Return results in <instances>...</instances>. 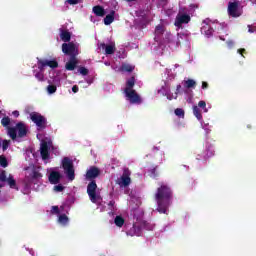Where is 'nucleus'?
<instances>
[{"label":"nucleus","instance_id":"obj_17","mask_svg":"<svg viewBox=\"0 0 256 256\" xmlns=\"http://www.w3.org/2000/svg\"><path fill=\"white\" fill-rule=\"evenodd\" d=\"M127 235H130V237H141V227L133 225L127 232Z\"/></svg>","mask_w":256,"mask_h":256},{"label":"nucleus","instance_id":"obj_13","mask_svg":"<svg viewBox=\"0 0 256 256\" xmlns=\"http://www.w3.org/2000/svg\"><path fill=\"white\" fill-rule=\"evenodd\" d=\"M79 64V60H77V56H70V59L65 65V69L67 71H75V68Z\"/></svg>","mask_w":256,"mask_h":256},{"label":"nucleus","instance_id":"obj_32","mask_svg":"<svg viewBox=\"0 0 256 256\" xmlns=\"http://www.w3.org/2000/svg\"><path fill=\"white\" fill-rule=\"evenodd\" d=\"M156 35H163L165 33V29H163V25L159 24L155 28Z\"/></svg>","mask_w":256,"mask_h":256},{"label":"nucleus","instance_id":"obj_52","mask_svg":"<svg viewBox=\"0 0 256 256\" xmlns=\"http://www.w3.org/2000/svg\"><path fill=\"white\" fill-rule=\"evenodd\" d=\"M126 1H128V3H131V2L136 1V0H126Z\"/></svg>","mask_w":256,"mask_h":256},{"label":"nucleus","instance_id":"obj_39","mask_svg":"<svg viewBox=\"0 0 256 256\" xmlns=\"http://www.w3.org/2000/svg\"><path fill=\"white\" fill-rule=\"evenodd\" d=\"M51 213H52V215H59V213H60L59 206H52Z\"/></svg>","mask_w":256,"mask_h":256},{"label":"nucleus","instance_id":"obj_24","mask_svg":"<svg viewBox=\"0 0 256 256\" xmlns=\"http://www.w3.org/2000/svg\"><path fill=\"white\" fill-rule=\"evenodd\" d=\"M193 114L198 119V121L203 120V115L201 114V109H199V106H193Z\"/></svg>","mask_w":256,"mask_h":256},{"label":"nucleus","instance_id":"obj_25","mask_svg":"<svg viewBox=\"0 0 256 256\" xmlns=\"http://www.w3.org/2000/svg\"><path fill=\"white\" fill-rule=\"evenodd\" d=\"M114 223L116 227H123V225H125V219L123 218V216H116L114 219Z\"/></svg>","mask_w":256,"mask_h":256},{"label":"nucleus","instance_id":"obj_45","mask_svg":"<svg viewBox=\"0 0 256 256\" xmlns=\"http://www.w3.org/2000/svg\"><path fill=\"white\" fill-rule=\"evenodd\" d=\"M237 52L239 53V55H243L244 53H247V50H245V48H240L237 50Z\"/></svg>","mask_w":256,"mask_h":256},{"label":"nucleus","instance_id":"obj_48","mask_svg":"<svg viewBox=\"0 0 256 256\" xmlns=\"http://www.w3.org/2000/svg\"><path fill=\"white\" fill-rule=\"evenodd\" d=\"M227 45L228 47H233V45H235V42H233V40L227 41Z\"/></svg>","mask_w":256,"mask_h":256},{"label":"nucleus","instance_id":"obj_30","mask_svg":"<svg viewBox=\"0 0 256 256\" xmlns=\"http://www.w3.org/2000/svg\"><path fill=\"white\" fill-rule=\"evenodd\" d=\"M1 124L3 127H9V125H11V118H9V116L2 118Z\"/></svg>","mask_w":256,"mask_h":256},{"label":"nucleus","instance_id":"obj_29","mask_svg":"<svg viewBox=\"0 0 256 256\" xmlns=\"http://www.w3.org/2000/svg\"><path fill=\"white\" fill-rule=\"evenodd\" d=\"M34 77H36L38 81H41V82L45 81V74H43V71L41 70L39 72H36L34 74Z\"/></svg>","mask_w":256,"mask_h":256},{"label":"nucleus","instance_id":"obj_23","mask_svg":"<svg viewBox=\"0 0 256 256\" xmlns=\"http://www.w3.org/2000/svg\"><path fill=\"white\" fill-rule=\"evenodd\" d=\"M185 89H195L197 87V82L193 79H188L184 81Z\"/></svg>","mask_w":256,"mask_h":256},{"label":"nucleus","instance_id":"obj_5","mask_svg":"<svg viewBox=\"0 0 256 256\" xmlns=\"http://www.w3.org/2000/svg\"><path fill=\"white\" fill-rule=\"evenodd\" d=\"M0 181L1 183H7L10 189H16V191H19V187H17V181L11 174H9V176L7 177V171L2 170L0 172Z\"/></svg>","mask_w":256,"mask_h":256},{"label":"nucleus","instance_id":"obj_8","mask_svg":"<svg viewBox=\"0 0 256 256\" xmlns=\"http://www.w3.org/2000/svg\"><path fill=\"white\" fill-rule=\"evenodd\" d=\"M30 118L31 121H33V123H35V125H37L40 129H45V127H47V119L44 118L43 115L33 112L30 114Z\"/></svg>","mask_w":256,"mask_h":256},{"label":"nucleus","instance_id":"obj_9","mask_svg":"<svg viewBox=\"0 0 256 256\" xmlns=\"http://www.w3.org/2000/svg\"><path fill=\"white\" fill-rule=\"evenodd\" d=\"M62 51L65 55H70V57H77V55H79V52H77V47L73 42L62 44Z\"/></svg>","mask_w":256,"mask_h":256},{"label":"nucleus","instance_id":"obj_21","mask_svg":"<svg viewBox=\"0 0 256 256\" xmlns=\"http://www.w3.org/2000/svg\"><path fill=\"white\" fill-rule=\"evenodd\" d=\"M203 23L204 25L201 27V32L207 37H211V35H213V29L209 26V24H206L205 21Z\"/></svg>","mask_w":256,"mask_h":256},{"label":"nucleus","instance_id":"obj_4","mask_svg":"<svg viewBox=\"0 0 256 256\" xmlns=\"http://www.w3.org/2000/svg\"><path fill=\"white\" fill-rule=\"evenodd\" d=\"M62 167L69 181L75 180V168L73 167V161L69 157H64L62 160Z\"/></svg>","mask_w":256,"mask_h":256},{"label":"nucleus","instance_id":"obj_38","mask_svg":"<svg viewBox=\"0 0 256 256\" xmlns=\"http://www.w3.org/2000/svg\"><path fill=\"white\" fill-rule=\"evenodd\" d=\"M41 177H43V174L38 171H34L32 174V179H41Z\"/></svg>","mask_w":256,"mask_h":256},{"label":"nucleus","instance_id":"obj_54","mask_svg":"<svg viewBox=\"0 0 256 256\" xmlns=\"http://www.w3.org/2000/svg\"><path fill=\"white\" fill-rule=\"evenodd\" d=\"M0 147H1V140H0Z\"/></svg>","mask_w":256,"mask_h":256},{"label":"nucleus","instance_id":"obj_49","mask_svg":"<svg viewBox=\"0 0 256 256\" xmlns=\"http://www.w3.org/2000/svg\"><path fill=\"white\" fill-rule=\"evenodd\" d=\"M13 115H14V117H19V111H14Z\"/></svg>","mask_w":256,"mask_h":256},{"label":"nucleus","instance_id":"obj_37","mask_svg":"<svg viewBox=\"0 0 256 256\" xmlns=\"http://www.w3.org/2000/svg\"><path fill=\"white\" fill-rule=\"evenodd\" d=\"M198 107H200L201 109H205V113H207V109L205 107H207V103L203 100L198 102Z\"/></svg>","mask_w":256,"mask_h":256},{"label":"nucleus","instance_id":"obj_55","mask_svg":"<svg viewBox=\"0 0 256 256\" xmlns=\"http://www.w3.org/2000/svg\"><path fill=\"white\" fill-rule=\"evenodd\" d=\"M0 187H3V186L0 184Z\"/></svg>","mask_w":256,"mask_h":256},{"label":"nucleus","instance_id":"obj_41","mask_svg":"<svg viewBox=\"0 0 256 256\" xmlns=\"http://www.w3.org/2000/svg\"><path fill=\"white\" fill-rule=\"evenodd\" d=\"M55 191H58L59 193H61V191H63V189H65V187H63V185L59 184L54 186Z\"/></svg>","mask_w":256,"mask_h":256},{"label":"nucleus","instance_id":"obj_20","mask_svg":"<svg viewBox=\"0 0 256 256\" xmlns=\"http://www.w3.org/2000/svg\"><path fill=\"white\" fill-rule=\"evenodd\" d=\"M100 47L105 49L106 55H113V53H115V46L113 45H106L105 43H101Z\"/></svg>","mask_w":256,"mask_h":256},{"label":"nucleus","instance_id":"obj_14","mask_svg":"<svg viewBox=\"0 0 256 256\" xmlns=\"http://www.w3.org/2000/svg\"><path fill=\"white\" fill-rule=\"evenodd\" d=\"M40 155L43 161H47L49 159V145L47 142H42L40 146Z\"/></svg>","mask_w":256,"mask_h":256},{"label":"nucleus","instance_id":"obj_43","mask_svg":"<svg viewBox=\"0 0 256 256\" xmlns=\"http://www.w3.org/2000/svg\"><path fill=\"white\" fill-rule=\"evenodd\" d=\"M108 207H109V209H111V211H113V208L115 207V200H111V201L108 203Z\"/></svg>","mask_w":256,"mask_h":256},{"label":"nucleus","instance_id":"obj_10","mask_svg":"<svg viewBox=\"0 0 256 256\" xmlns=\"http://www.w3.org/2000/svg\"><path fill=\"white\" fill-rule=\"evenodd\" d=\"M228 15L230 17H241V10H239V1L228 3Z\"/></svg>","mask_w":256,"mask_h":256},{"label":"nucleus","instance_id":"obj_42","mask_svg":"<svg viewBox=\"0 0 256 256\" xmlns=\"http://www.w3.org/2000/svg\"><path fill=\"white\" fill-rule=\"evenodd\" d=\"M255 31H256L255 26L248 25V33H255Z\"/></svg>","mask_w":256,"mask_h":256},{"label":"nucleus","instance_id":"obj_19","mask_svg":"<svg viewBox=\"0 0 256 256\" xmlns=\"http://www.w3.org/2000/svg\"><path fill=\"white\" fill-rule=\"evenodd\" d=\"M92 11L96 15V17H105V8H103V6H94Z\"/></svg>","mask_w":256,"mask_h":256},{"label":"nucleus","instance_id":"obj_35","mask_svg":"<svg viewBox=\"0 0 256 256\" xmlns=\"http://www.w3.org/2000/svg\"><path fill=\"white\" fill-rule=\"evenodd\" d=\"M9 143H11L10 140H3V142H2L3 151H7L9 149Z\"/></svg>","mask_w":256,"mask_h":256},{"label":"nucleus","instance_id":"obj_47","mask_svg":"<svg viewBox=\"0 0 256 256\" xmlns=\"http://www.w3.org/2000/svg\"><path fill=\"white\" fill-rule=\"evenodd\" d=\"M72 91H73V93H79V86L74 85V86L72 87Z\"/></svg>","mask_w":256,"mask_h":256},{"label":"nucleus","instance_id":"obj_28","mask_svg":"<svg viewBox=\"0 0 256 256\" xmlns=\"http://www.w3.org/2000/svg\"><path fill=\"white\" fill-rule=\"evenodd\" d=\"M174 113L177 117H181L182 119L185 118V110H183L182 108H176Z\"/></svg>","mask_w":256,"mask_h":256},{"label":"nucleus","instance_id":"obj_40","mask_svg":"<svg viewBox=\"0 0 256 256\" xmlns=\"http://www.w3.org/2000/svg\"><path fill=\"white\" fill-rule=\"evenodd\" d=\"M151 177H157V166L150 170Z\"/></svg>","mask_w":256,"mask_h":256},{"label":"nucleus","instance_id":"obj_11","mask_svg":"<svg viewBox=\"0 0 256 256\" xmlns=\"http://www.w3.org/2000/svg\"><path fill=\"white\" fill-rule=\"evenodd\" d=\"M124 93L132 105H141V103L143 102L141 100V96H139V94H137V91L135 90H131L130 92H124Z\"/></svg>","mask_w":256,"mask_h":256},{"label":"nucleus","instance_id":"obj_53","mask_svg":"<svg viewBox=\"0 0 256 256\" xmlns=\"http://www.w3.org/2000/svg\"><path fill=\"white\" fill-rule=\"evenodd\" d=\"M220 39H221L222 41H225V38L220 37Z\"/></svg>","mask_w":256,"mask_h":256},{"label":"nucleus","instance_id":"obj_44","mask_svg":"<svg viewBox=\"0 0 256 256\" xmlns=\"http://www.w3.org/2000/svg\"><path fill=\"white\" fill-rule=\"evenodd\" d=\"M67 3H69V5H77L79 0H67Z\"/></svg>","mask_w":256,"mask_h":256},{"label":"nucleus","instance_id":"obj_36","mask_svg":"<svg viewBox=\"0 0 256 256\" xmlns=\"http://www.w3.org/2000/svg\"><path fill=\"white\" fill-rule=\"evenodd\" d=\"M213 155H215V151L207 150L206 155H204V161H207V159H209V157H213Z\"/></svg>","mask_w":256,"mask_h":256},{"label":"nucleus","instance_id":"obj_34","mask_svg":"<svg viewBox=\"0 0 256 256\" xmlns=\"http://www.w3.org/2000/svg\"><path fill=\"white\" fill-rule=\"evenodd\" d=\"M78 73H80V75H89V69L83 67V66H80L79 69H78Z\"/></svg>","mask_w":256,"mask_h":256},{"label":"nucleus","instance_id":"obj_6","mask_svg":"<svg viewBox=\"0 0 256 256\" xmlns=\"http://www.w3.org/2000/svg\"><path fill=\"white\" fill-rule=\"evenodd\" d=\"M191 22V16L189 14L179 12L175 18L174 25L178 29H183V25Z\"/></svg>","mask_w":256,"mask_h":256},{"label":"nucleus","instance_id":"obj_26","mask_svg":"<svg viewBox=\"0 0 256 256\" xmlns=\"http://www.w3.org/2000/svg\"><path fill=\"white\" fill-rule=\"evenodd\" d=\"M135 67L129 65V64H123L121 66V71H124L125 73H133Z\"/></svg>","mask_w":256,"mask_h":256},{"label":"nucleus","instance_id":"obj_46","mask_svg":"<svg viewBox=\"0 0 256 256\" xmlns=\"http://www.w3.org/2000/svg\"><path fill=\"white\" fill-rule=\"evenodd\" d=\"M202 89H209V83L203 81L202 82Z\"/></svg>","mask_w":256,"mask_h":256},{"label":"nucleus","instance_id":"obj_31","mask_svg":"<svg viewBox=\"0 0 256 256\" xmlns=\"http://www.w3.org/2000/svg\"><path fill=\"white\" fill-rule=\"evenodd\" d=\"M0 165L1 167H8L9 166V162H7V157L1 155L0 156Z\"/></svg>","mask_w":256,"mask_h":256},{"label":"nucleus","instance_id":"obj_18","mask_svg":"<svg viewBox=\"0 0 256 256\" xmlns=\"http://www.w3.org/2000/svg\"><path fill=\"white\" fill-rule=\"evenodd\" d=\"M135 87V76H132L130 79L126 81V87L124 89V93H128L130 91H134L133 88Z\"/></svg>","mask_w":256,"mask_h":256},{"label":"nucleus","instance_id":"obj_33","mask_svg":"<svg viewBox=\"0 0 256 256\" xmlns=\"http://www.w3.org/2000/svg\"><path fill=\"white\" fill-rule=\"evenodd\" d=\"M47 92L49 93V95H53V93L57 92V86H55V85H48L47 86Z\"/></svg>","mask_w":256,"mask_h":256},{"label":"nucleus","instance_id":"obj_12","mask_svg":"<svg viewBox=\"0 0 256 256\" xmlns=\"http://www.w3.org/2000/svg\"><path fill=\"white\" fill-rule=\"evenodd\" d=\"M120 179V187H129V185H131V172H129V170H124Z\"/></svg>","mask_w":256,"mask_h":256},{"label":"nucleus","instance_id":"obj_2","mask_svg":"<svg viewBox=\"0 0 256 256\" xmlns=\"http://www.w3.org/2000/svg\"><path fill=\"white\" fill-rule=\"evenodd\" d=\"M99 175H101V169L97 166H91L86 171L85 177L87 181H90L87 185V195L89 196L91 203H97V201L101 199V196L97 195V182L95 181Z\"/></svg>","mask_w":256,"mask_h":256},{"label":"nucleus","instance_id":"obj_7","mask_svg":"<svg viewBox=\"0 0 256 256\" xmlns=\"http://www.w3.org/2000/svg\"><path fill=\"white\" fill-rule=\"evenodd\" d=\"M38 59V69L39 71H45L46 67H50V69H57L59 67V62L57 60H47V59Z\"/></svg>","mask_w":256,"mask_h":256},{"label":"nucleus","instance_id":"obj_27","mask_svg":"<svg viewBox=\"0 0 256 256\" xmlns=\"http://www.w3.org/2000/svg\"><path fill=\"white\" fill-rule=\"evenodd\" d=\"M58 221L61 223V225H67L69 223V217H67L65 214H61Z\"/></svg>","mask_w":256,"mask_h":256},{"label":"nucleus","instance_id":"obj_15","mask_svg":"<svg viewBox=\"0 0 256 256\" xmlns=\"http://www.w3.org/2000/svg\"><path fill=\"white\" fill-rule=\"evenodd\" d=\"M51 185H57L61 181V173L57 171H52L48 177Z\"/></svg>","mask_w":256,"mask_h":256},{"label":"nucleus","instance_id":"obj_16","mask_svg":"<svg viewBox=\"0 0 256 256\" xmlns=\"http://www.w3.org/2000/svg\"><path fill=\"white\" fill-rule=\"evenodd\" d=\"M59 31L60 39L64 41V43H69V41H71V32H69V30H64L63 28H60Z\"/></svg>","mask_w":256,"mask_h":256},{"label":"nucleus","instance_id":"obj_56","mask_svg":"<svg viewBox=\"0 0 256 256\" xmlns=\"http://www.w3.org/2000/svg\"><path fill=\"white\" fill-rule=\"evenodd\" d=\"M0 115H1V111H0Z\"/></svg>","mask_w":256,"mask_h":256},{"label":"nucleus","instance_id":"obj_50","mask_svg":"<svg viewBox=\"0 0 256 256\" xmlns=\"http://www.w3.org/2000/svg\"><path fill=\"white\" fill-rule=\"evenodd\" d=\"M181 89V84H178L177 86H176V91H179Z\"/></svg>","mask_w":256,"mask_h":256},{"label":"nucleus","instance_id":"obj_22","mask_svg":"<svg viewBox=\"0 0 256 256\" xmlns=\"http://www.w3.org/2000/svg\"><path fill=\"white\" fill-rule=\"evenodd\" d=\"M115 21V11H111L110 14L104 18V25H111Z\"/></svg>","mask_w":256,"mask_h":256},{"label":"nucleus","instance_id":"obj_1","mask_svg":"<svg viewBox=\"0 0 256 256\" xmlns=\"http://www.w3.org/2000/svg\"><path fill=\"white\" fill-rule=\"evenodd\" d=\"M159 185L155 194L158 205L157 211L158 213L167 215V211H169V207H171V201H173V190L165 183H160Z\"/></svg>","mask_w":256,"mask_h":256},{"label":"nucleus","instance_id":"obj_3","mask_svg":"<svg viewBox=\"0 0 256 256\" xmlns=\"http://www.w3.org/2000/svg\"><path fill=\"white\" fill-rule=\"evenodd\" d=\"M28 133L29 128H27V124H25L24 122H18L15 127L8 128V135L12 141H15V139H17V135L20 139H23V137H27Z\"/></svg>","mask_w":256,"mask_h":256},{"label":"nucleus","instance_id":"obj_51","mask_svg":"<svg viewBox=\"0 0 256 256\" xmlns=\"http://www.w3.org/2000/svg\"><path fill=\"white\" fill-rule=\"evenodd\" d=\"M197 161H201V155L198 154L197 157H196Z\"/></svg>","mask_w":256,"mask_h":256}]
</instances>
